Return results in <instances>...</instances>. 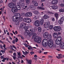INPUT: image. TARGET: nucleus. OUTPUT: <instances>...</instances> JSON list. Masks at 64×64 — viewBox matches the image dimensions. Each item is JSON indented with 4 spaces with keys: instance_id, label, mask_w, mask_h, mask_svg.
I'll use <instances>...</instances> for the list:
<instances>
[{
    "instance_id": "27",
    "label": "nucleus",
    "mask_w": 64,
    "mask_h": 64,
    "mask_svg": "<svg viewBox=\"0 0 64 64\" xmlns=\"http://www.w3.org/2000/svg\"><path fill=\"white\" fill-rule=\"evenodd\" d=\"M16 9L17 10H20L21 9V7L19 5H18L16 6Z\"/></svg>"
},
{
    "instance_id": "29",
    "label": "nucleus",
    "mask_w": 64,
    "mask_h": 64,
    "mask_svg": "<svg viewBox=\"0 0 64 64\" xmlns=\"http://www.w3.org/2000/svg\"><path fill=\"white\" fill-rule=\"evenodd\" d=\"M30 31H31L32 33V34H33V33H34L35 32L34 31V29L33 28H32V29H30Z\"/></svg>"
},
{
    "instance_id": "31",
    "label": "nucleus",
    "mask_w": 64,
    "mask_h": 64,
    "mask_svg": "<svg viewBox=\"0 0 64 64\" xmlns=\"http://www.w3.org/2000/svg\"><path fill=\"white\" fill-rule=\"evenodd\" d=\"M59 11L60 12H64V9H60L59 10Z\"/></svg>"
},
{
    "instance_id": "49",
    "label": "nucleus",
    "mask_w": 64,
    "mask_h": 64,
    "mask_svg": "<svg viewBox=\"0 0 64 64\" xmlns=\"http://www.w3.org/2000/svg\"><path fill=\"white\" fill-rule=\"evenodd\" d=\"M24 45L26 47H28V45L26 44H24Z\"/></svg>"
},
{
    "instance_id": "4",
    "label": "nucleus",
    "mask_w": 64,
    "mask_h": 64,
    "mask_svg": "<svg viewBox=\"0 0 64 64\" xmlns=\"http://www.w3.org/2000/svg\"><path fill=\"white\" fill-rule=\"evenodd\" d=\"M53 29L55 31H60L61 30V28L60 26H56L53 28Z\"/></svg>"
},
{
    "instance_id": "33",
    "label": "nucleus",
    "mask_w": 64,
    "mask_h": 64,
    "mask_svg": "<svg viewBox=\"0 0 64 64\" xmlns=\"http://www.w3.org/2000/svg\"><path fill=\"white\" fill-rule=\"evenodd\" d=\"M34 13L36 15H38L39 13V12L37 11H34Z\"/></svg>"
},
{
    "instance_id": "35",
    "label": "nucleus",
    "mask_w": 64,
    "mask_h": 64,
    "mask_svg": "<svg viewBox=\"0 0 64 64\" xmlns=\"http://www.w3.org/2000/svg\"><path fill=\"white\" fill-rule=\"evenodd\" d=\"M38 32H40L41 31V30H42V28H40V27H38Z\"/></svg>"
},
{
    "instance_id": "17",
    "label": "nucleus",
    "mask_w": 64,
    "mask_h": 64,
    "mask_svg": "<svg viewBox=\"0 0 64 64\" xmlns=\"http://www.w3.org/2000/svg\"><path fill=\"white\" fill-rule=\"evenodd\" d=\"M53 36L54 38H57L58 36V35L57 33L55 32L53 34Z\"/></svg>"
},
{
    "instance_id": "19",
    "label": "nucleus",
    "mask_w": 64,
    "mask_h": 64,
    "mask_svg": "<svg viewBox=\"0 0 64 64\" xmlns=\"http://www.w3.org/2000/svg\"><path fill=\"white\" fill-rule=\"evenodd\" d=\"M29 33H30V32H29V30H27L25 31V32L24 34V35H26V36H27V35H29Z\"/></svg>"
},
{
    "instance_id": "2",
    "label": "nucleus",
    "mask_w": 64,
    "mask_h": 64,
    "mask_svg": "<svg viewBox=\"0 0 64 64\" xmlns=\"http://www.w3.org/2000/svg\"><path fill=\"white\" fill-rule=\"evenodd\" d=\"M48 44V40L46 39H45L43 40L42 42V45L44 47H46Z\"/></svg>"
},
{
    "instance_id": "3",
    "label": "nucleus",
    "mask_w": 64,
    "mask_h": 64,
    "mask_svg": "<svg viewBox=\"0 0 64 64\" xmlns=\"http://www.w3.org/2000/svg\"><path fill=\"white\" fill-rule=\"evenodd\" d=\"M43 36L44 38H49V36H50V38L51 37V35L50 34H49V33L47 32H46L44 33L43 34Z\"/></svg>"
},
{
    "instance_id": "37",
    "label": "nucleus",
    "mask_w": 64,
    "mask_h": 64,
    "mask_svg": "<svg viewBox=\"0 0 64 64\" xmlns=\"http://www.w3.org/2000/svg\"><path fill=\"white\" fill-rule=\"evenodd\" d=\"M20 4L22 7H24L25 6V4L24 3H20Z\"/></svg>"
},
{
    "instance_id": "62",
    "label": "nucleus",
    "mask_w": 64,
    "mask_h": 64,
    "mask_svg": "<svg viewBox=\"0 0 64 64\" xmlns=\"http://www.w3.org/2000/svg\"><path fill=\"white\" fill-rule=\"evenodd\" d=\"M2 45H0V48H1L2 49H3V48H2Z\"/></svg>"
},
{
    "instance_id": "36",
    "label": "nucleus",
    "mask_w": 64,
    "mask_h": 64,
    "mask_svg": "<svg viewBox=\"0 0 64 64\" xmlns=\"http://www.w3.org/2000/svg\"><path fill=\"white\" fill-rule=\"evenodd\" d=\"M25 16L26 17H29V14L28 12L26 13L25 14Z\"/></svg>"
},
{
    "instance_id": "6",
    "label": "nucleus",
    "mask_w": 64,
    "mask_h": 64,
    "mask_svg": "<svg viewBox=\"0 0 64 64\" xmlns=\"http://www.w3.org/2000/svg\"><path fill=\"white\" fill-rule=\"evenodd\" d=\"M50 25V23L49 22H46L44 24V28H48Z\"/></svg>"
},
{
    "instance_id": "51",
    "label": "nucleus",
    "mask_w": 64,
    "mask_h": 64,
    "mask_svg": "<svg viewBox=\"0 0 64 64\" xmlns=\"http://www.w3.org/2000/svg\"><path fill=\"white\" fill-rule=\"evenodd\" d=\"M60 6H61V7H64V4H60Z\"/></svg>"
},
{
    "instance_id": "40",
    "label": "nucleus",
    "mask_w": 64,
    "mask_h": 64,
    "mask_svg": "<svg viewBox=\"0 0 64 64\" xmlns=\"http://www.w3.org/2000/svg\"><path fill=\"white\" fill-rule=\"evenodd\" d=\"M31 22V20L30 18L28 19L27 23H30Z\"/></svg>"
},
{
    "instance_id": "58",
    "label": "nucleus",
    "mask_w": 64,
    "mask_h": 64,
    "mask_svg": "<svg viewBox=\"0 0 64 64\" xmlns=\"http://www.w3.org/2000/svg\"><path fill=\"white\" fill-rule=\"evenodd\" d=\"M13 55L14 56H16V55H17V54H16V53L14 52L13 53Z\"/></svg>"
},
{
    "instance_id": "46",
    "label": "nucleus",
    "mask_w": 64,
    "mask_h": 64,
    "mask_svg": "<svg viewBox=\"0 0 64 64\" xmlns=\"http://www.w3.org/2000/svg\"><path fill=\"white\" fill-rule=\"evenodd\" d=\"M55 16L56 18L58 17V14L57 13H56L55 14Z\"/></svg>"
},
{
    "instance_id": "5",
    "label": "nucleus",
    "mask_w": 64,
    "mask_h": 64,
    "mask_svg": "<svg viewBox=\"0 0 64 64\" xmlns=\"http://www.w3.org/2000/svg\"><path fill=\"white\" fill-rule=\"evenodd\" d=\"M48 46L49 47H52L53 46V41L52 40H50L48 43Z\"/></svg>"
},
{
    "instance_id": "44",
    "label": "nucleus",
    "mask_w": 64,
    "mask_h": 64,
    "mask_svg": "<svg viewBox=\"0 0 64 64\" xmlns=\"http://www.w3.org/2000/svg\"><path fill=\"white\" fill-rule=\"evenodd\" d=\"M24 30L26 31H27V30H27V29H28V28H27V27H26V26L24 28Z\"/></svg>"
},
{
    "instance_id": "52",
    "label": "nucleus",
    "mask_w": 64,
    "mask_h": 64,
    "mask_svg": "<svg viewBox=\"0 0 64 64\" xmlns=\"http://www.w3.org/2000/svg\"><path fill=\"white\" fill-rule=\"evenodd\" d=\"M1 52H2V53H5V51H4V50H1L0 51Z\"/></svg>"
},
{
    "instance_id": "56",
    "label": "nucleus",
    "mask_w": 64,
    "mask_h": 64,
    "mask_svg": "<svg viewBox=\"0 0 64 64\" xmlns=\"http://www.w3.org/2000/svg\"><path fill=\"white\" fill-rule=\"evenodd\" d=\"M24 15H25V14H24V12H22L21 14V15L22 16H24Z\"/></svg>"
},
{
    "instance_id": "20",
    "label": "nucleus",
    "mask_w": 64,
    "mask_h": 64,
    "mask_svg": "<svg viewBox=\"0 0 64 64\" xmlns=\"http://www.w3.org/2000/svg\"><path fill=\"white\" fill-rule=\"evenodd\" d=\"M40 22L41 25H43V23H44V20L43 18H41L40 20Z\"/></svg>"
},
{
    "instance_id": "45",
    "label": "nucleus",
    "mask_w": 64,
    "mask_h": 64,
    "mask_svg": "<svg viewBox=\"0 0 64 64\" xmlns=\"http://www.w3.org/2000/svg\"><path fill=\"white\" fill-rule=\"evenodd\" d=\"M48 14H54V13H53L51 12H50V11H48Z\"/></svg>"
},
{
    "instance_id": "41",
    "label": "nucleus",
    "mask_w": 64,
    "mask_h": 64,
    "mask_svg": "<svg viewBox=\"0 0 64 64\" xmlns=\"http://www.w3.org/2000/svg\"><path fill=\"white\" fill-rule=\"evenodd\" d=\"M53 26L52 25H50L49 27V29L50 30H52L53 29Z\"/></svg>"
},
{
    "instance_id": "43",
    "label": "nucleus",
    "mask_w": 64,
    "mask_h": 64,
    "mask_svg": "<svg viewBox=\"0 0 64 64\" xmlns=\"http://www.w3.org/2000/svg\"><path fill=\"white\" fill-rule=\"evenodd\" d=\"M24 0H20L19 2L20 3H24Z\"/></svg>"
},
{
    "instance_id": "24",
    "label": "nucleus",
    "mask_w": 64,
    "mask_h": 64,
    "mask_svg": "<svg viewBox=\"0 0 64 64\" xmlns=\"http://www.w3.org/2000/svg\"><path fill=\"white\" fill-rule=\"evenodd\" d=\"M38 9H40V10H43L45 9V8L42 6H38Z\"/></svg>"
},
{
    "instance_id": "7",
    "label": "nucleus",
    "mask_w": 64,
    "mask_h": 64,
    "mask_svg": "<svg viewBox=\"0 0 64 64\" xmlns=\"http://www.w3.org/2000/svg\"><path fill=\"white\" fill-rule=\"evenodd\" d=\"M12 20L13 21L15 22V24L16 25H18L19 24V22L17 19H16L14 18H12Z\"/></svg>"
},
{
    "instance_id": "55",
    "label": "nucleus",
    "mask_w": 64,
    "mask_h": 64,
    "mask_svg": "<svg viewBox=\"0 0 64 64\" xmlns=\"http://www.w3.org/2000/svg\"><path fill=\"white\" fill-rule=\"evenodd\" d=\"M15 40H14L12 41V42L13 44H15Z\"/></svg>"
},
{
    "instance_id": "59",
    "label": "nucleus",
    "mask_w": 64,
    "mask_h": 64,
    "mask_svg": "<svg viewBox=\"0 0 64 64\" xmlns=\"http://www.w3.org/2000/svg\"><path fill=\"white\" fill-rule=\"evenodd\" d=\"M6 16H3V18L4 19V21H5L6 20Z\"/></svg>"
},
{
    "instance_id": "23",
    "label": "nucleus",
    "mask_w": 64,
    "mask_h": 64,
    "mask_svg": "<svg viewBox=\"0 0 64 64\" xmlns=\"http://www.w3.org/2000/svg\"><path fill=\"white\" fill-rule=\"evenodd\" d=\"M56 58L58 59H60V58H62V55L61 54H58V56H56Z\"/></svg>"
},
{
    "instance_id": "63",
    "label": "nucleus",
    "mask_w": 64,
    "mask_h": 64,
    "mask_svg": "<svg viewBox=\"0 0 64 64\" xmlns=\"http://www.w3.org/2000/svg\"><path fill=\"white\" fill-rule=\"evenodd\" d=\"M48 58H52L53 57L49 55L48 56Z\"/></svg>"
},
{
    "instance_id": "21",
    "label": "nucleus",
    "mask_w": 64,
    "mask_h": 64,
    "mask_svg": "<svg viewBox=\"0 0 64 64\" xmlns=\"http://www.w3.org/2000/svg\"><path fill=\"white\" fill-rule=\"evenodd\" d=\"M29 8H30V9H32V10H34V9H35L34 6L33 5H30V6Z\"/></svg>"
},
{
    "instance_id": "57",
    "label": "nucleus",
    "mask_w": 64,
    "mask_h": 64,
    "mask_svg": "<svg viewBox=\"0 0 64 64\" xmlns=\"http://www.w3.org/2000/svg\"><path fill=\"white\" fill-rule=\"evenodd\" d=\"M18 37H20L21 38L23 36H22V35H21V34H19L18 35Z\"/></svg>"
},
{
    "instance_id": "53",
    "label": "nucleus",
    "mask_w": 64,
    "mask_h": 64,
    "mask_svg": "<svg viewBox=\"0 0 64 64\" xmlns=\"http://www.w3.org/2000/svg\"><path fill=\"white\" fill-rule=\"evenodd\" d=\"M13 58L14 60H16V56H13Z\"/></svg>"
},
{
    "instance_id": "10",
    "label": "nucleus",
    "mask_w": 64,
    "mask_h": 64,
    "mask_svg": "<svg viewBox=\"0 0 64 64\" xmlns=\"http://www.w3.org/2000/svg\"><path fill=\"white\" fill-rule=\"evenodd\" d=\"M34 24L36 27H38L40 26V22L39 21L36 20L34 22Z\"/></svg>"
},
{
    "instance_id": "18",
    "label": "nucleus",
    "mask_w": 64,
    "mask_h": 64,
    "mask_svg": "<svg viewBox=\"0 0 64 64\" xmlns=\"http://www.w3.org/2000/svg\"><path fill=\"white\" fill-rule=\"evenodd\" d=\"M61 42H61L60 41L58 40H56V43L57 45H60L61 44Z\"/></svg>"
},
{
    "instance_id": "14",
    "label": "nucleus",
    "mask_w": 64,
    "mask_h": 64,
    "mask_svg": "<svg viewBox=\"0 0 64 64\" xmlns=\"http://www.w3.org/2000/svg\"><path fill=\"white\" fill-rule=\"evenodd\" d=\"M26 24L22 22L20 24V27L21 28H24L26 26Z\"/></svg>"
},
{
    "instance_id": "11",
    "label": "nucleus",
    "mask_w": 64,
    "mask_h": 64,
    "mask_svg": "<svg viewBox=\"0 0 64 64\" xmlns=\"http://www.w3.org/2000/svg\"><path fill=\"white\" fill-rule=\"evenodd\" d=\"M64 20V17H62L60 20H58V22L60 24H62L63 23V20Z\"/></svg>"
},
{
    "instance_id": "8",
    "label": "nucleus",
    "mask_w": 64,
    "mask_h": 64,
    "mask_svg": "<svg viewBox=\"0 0 64 64\" xmlns=\"http://www.w3.org/2000/svg\"><path fill=\"white\" fill-rule=\"evenodd\" d=\"M8 6L11 8H13L16 7L15 5L13 3H9L8 4Z\"/></svg>"
},
{
    "instance_id": "48",
    "label": "nucleus",
    "mask_w": 64,
    "mask_h": 64,
    "mask_svg": "<svg viewBox=\"0 0 64 64\" xmlns=\"http://www.w3.org/2000/svg\"><path fill=\"white\" fill-rule=\"evenodd\" d=\"M51 37L50 38V36H48L49 38H47L49 40H51V38H52V36L51 35Z\"/></svg>"
},
{
    "instance_id": "47",
    "label": "nucleus",
    "mask_w": 64,
    "mask_h": 64,
    "mask_svg": "<svg viewBox=\"0 0 64 64\" xmlns=\"http://www.w3.org/2000/svg\"><path fill=\"white\" fill-rule=\"evenodd\" d=\"M29 53V52H28L27 51H26L24 55H27V54H28Z\"/></svg>"
},
{
    "instance_id": "26",
    "label": "nucleus",
    "mask_w": 64,
    "mask_h": 64,
    "mask_svg": "<svg viewBox=\"0 0 64 64\" xmlns=\"http://www.w3.org/2000/svg\"><path fill=\"white\" fill-rule=\"evenodd\" d=\"M52 8L54 9H56L58 8V6H52Z\"/></svg>"
},
{
    "instance_id": "39",
    "label": "nucleus",
    "mask_w": 64,
    "mask_h": 64,
    "mask_svg": "<svg viewBox=\"0 0 64 64\" xmlns=\"http://www.w3.org/2000/svg\"><path fill=\"white\" fill-rule=\"evenodd\" d=\"M26 2L27 4H29L30 3V0H26Z\"/></svg>"
},
{
    "instance_id": "42",
    "label": "nucleus",
    "mask_w": 64,
    "mask_h": 64,
    "mask_svg": "<svg viewBox=\"0 0 64 64\" xmlns=\"http://www.w3.org/2000/svg\"><path fill=\"white\" fill-rule=\"evenodd\" d=\"M28 15H29V17H30V16H31L32 15V13L30 12H28Z\"/></svg>"
},
{
    "instance_id": "54",
    "label": "nucleus",
    "mask_w": 64,
    "mask_h": 64,
    "mask_svg": "<svg viewBox=\"0 0 64 64\" xmlns=\"http://www.w3.org/2000/svg\"><path fill=\"white\" fill-rule=\"evenodd\" d=\"M12 46L14 48V49H17V48L14 45H12Z\"/></svg>"
},
{
    "instance_id": "12",
    "label": "nucleus",
    "mask_w": 64,
    "mask_h": 64,
    "mask_svg": "<svg viewBox=\"0 0 64 64\" xmlns=\"http://www.w3.org/2000/svg\"><path fill=\"white\" fill-rule=\"evenodd\" d=\"M60 47L62 49H64V43L63 42H62L60 44Z\"/></svg>"
},
{
    "instance_id": "64",
    "label": "nucleus",
    "mask_w": 64,
    "mask_h": 64,
    "mask_svg": "<svg viewBox=\"0 0 64 64\" xmlns=\"http://www.w3.org/2000/svg\"><path fill=\"white\" fill-rule=\"evenodd\" d=\"M38 57L37 55L35 54L34 56V57L35 58H37Z\"/></svg>"
},
{
    "instance_id": "50",
    "label": "nucleus",
    "mask_w": 64,
    "mask_h": 64,
    "mask_svg": "<svg viewBox=\"0 0 64 64\" xmlns=\"http://www.w3.org/2000/svg\"><path fill=\"white\" fill-rule=\"evenodd\" d=\"M29 47H30V50L31 51H33V48H32L30 46H29Z\"/></svg>"
},
{
    "instance_id": "32",
    "label": "nucleus",
    "mask_w": 64,
    "mask_h": 64,
    "mask_svg": "<svg viewBox=\"0 0 64 64\" xmlns=\"http://www.w3.org/2000/svg\"><path fill=\"white\" fill-rule=\"evenodd\" d=\"M28 19L27 18H25L24 19V22H26V23H27L28 22Z\"/></svg>"
},
{
    "instance_id": "30",
    "label": "nucleus",
    "mask_w": 64,
    "mask_h": 64,
    "mask_svg": "<svg viewBox=\"0 0 64 64\" xmlns=\"http://www.w3.org/2000/svg\"><path fill=\"white\" fill-rule=\"evenodd\" d=\"M18 20V21H20V22H21V21H22V20H23V18H18V19H17Z\"/></svg>"
},
{
    "instance_id": "34",
    "label": "nucleus",
    "mask_w": 64,
    "mask_h": 64,
    "mask_svg": "<svg viewBox=\"0 0 64 64\" xmlns=\"http://www.w3.org/2000/svg\"><path fill=\"white\" fill-rule=\"evenodd\" d=\"M33 34V35L32 36V39H34V38H35V36H36V34L33 33V34Z\"/></svg>"
},
{
    "instance_id": "9",
    "label": "nucleus",
    "mask_w": 64,
    "mask_h": 64,
    "mask_svg": "<svg viewBox=\"0 0 64 64\" xmlns=\"http://www.w3.org/2000/svg\"><path fill=\"white\" fill-rule=\"evenodd\" d=\"M15 16H14L12 18H15V19H18L19 18H20L21 17V14H20L18 13L16 14H15L14 15Z\"/></svg>"
},
{
    "instance_id": "15",
    "label": "nucleus",
    "mask_w": 64,
    "mask_h": 64,
    "mask_svg": "<svg viewBox=\"0 0 64 64\" xmlns=\"http://www.w3.org/2000/svg\"><path fill=\"white\" fill-rule=\"evenodd\" d=\"M11 10V11L12 12H18V10L15 7H14Z\"/></svg>"
},
{
    "instance_id": "38",
    "label": "nucleus",
    "mask_w": 64,
    "mask_h": 64,
    "mask_svg": "<svg viewBox=\"0 0 64 64\" xmlns=\"http://www.w3.org/2000/svg\"><path fill=\"white\" fill-rule=\"evenodd\" d=\"M27 62L29 64H31L32 63V61L31 60H27Z\"/></svg>"
},
{
    "instance_id": "13",
    "label": "nucleus",
    "mask_w": 64,
    "mask_h": 64,
    "mask_svg": "<svg viewBox=\"0 0 64 64\" xmlns=\"http://www.w3.org/2000/svg\"><path fill=\"white\" fill-rule=\"evenodd\" d=\"M58 3L57 0H53L51 2V3L52 5H56Z\"/></svg>"
},
{
    "instance_id": "16",
    "label": "nucleus",
    "mask_w": 64,
    "mask_h": 64,
    "mask_svg": "<svg viewBox=\"0 0 64 64\" xmlns=\"http://www.w3.org/2000/svg\"><path fill=\"white\" fill-rule=\"evenodd\" d=\"M32 3L34 4V5L35 6H37L38 5L37 2L34 0L32 1Z\"/></svg>"
},
{
    "instance_id": "60",
    "label": "nucleus",
    "mask_w": 64,
    "mask_h": 64,
    "mask_svg": "<svg viewBox=\"0 0 64 64\" xmlns=\"http://www.w3.org/2000/svg\"><path fill=\"white\" fill-rule=\"evenodd\" d=\"M28 6H25V8H23V9H27Z\"/></svg>"
},
{
    "instance_id": "22",
    "label": "nucleus",
    "mask_w": 64,
    "mask_h": 64,
    "mask_svg": "<svg viewBox=\"0 0 64 64\" xmlns=\"http://www.w3.org/2000/svg\"><path fill=\"white\" fill-rule=\"evenodd\" d=\"M43 18L44 19H46L49 18V16L45 14L43 16Z\"/></svg>"
},
{
    "instance_id": "25",
    "label": "nucleus",
    "mask_w": 64,
    "mask_h": 64,
    "mask_svg": "<svg viewBox=\"0 0 64 64\" xmlns=\"http://www.w3.org/2000/svg\"><path fill=\"white\" fill-rule=\"evenodd\" d=\"M56 40L61 42V41H62V37L61 36H59L57 38Z\"/></svg>"
},
{
    "instance_id": "28",
    "label": "nucleus",
    "mask_w": 64,
    "mask_h": 64,
    "mask_svg": "<svg viewBox=\"0 0 64 64\" xmlns=\"http://www.w3.org/2000/svg\"><path fill=\"white\" fill-rule=\"evenodd\" d=\"M17 55L18 56V58H21V53L20 52H17Z\"/></svg>"
},
{
    "instance_id": "1",
    "label": "nucleus",
    "mask_w": 64,
    "mask_h": 64,
    "mask_svg": "<svg viewBox=\"0 0 64 64\" xmlns=\"http://www.w3.org/2000/svg\"><path fill=\"white\" fill-rule=\"evenodd\" d=\"M34 41L38 43H40L41 41V38L39 36H36L34 39Z\"/></svg>"
},
{
    "instance_id": "61",
    "label": "nucleus",
    "mask_w": 64,
    "mask_h": 64,
    "mask_svg": "<svg viewBox=\"0 0 64 64\" xmlns=\"http://www.w3.org/2000/svg\"><path fill=\"white\" fill-rule=\"evenodd\" d=\"M34 53V52H30V54L31 55H32V54H33Z\"/></svg>"
}]
</instances>
